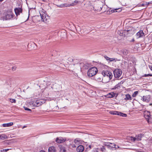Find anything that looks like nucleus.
Instances as JSON below:
<instances>
[{
	"instance_id": "1",
	"label": "nucleus",
	"mask_w": 152,
	"mask_h": 152,
	"mask_svg": "<svg viewBox=\"0 0 152 152\" xmlns=\"http://www.w3.org/2000/svg\"><path fill=\"white\" fill-rule=\"evenodd\" d=\"M45 102V101L43 99H39L34 100L29 102V105L31 107H39Z\"/></svg>"
},
{
	"instance_id": "2",
	"label": "nucleus",
	"mask_w": 152,
	"mask_h": 152,
	"mask_svg": "<svg viewBox=\"0 0 152 152\" xmlns=\"http://www.w3.org/2000/svg\"><path fill=\"white\" fill-rule=\"evenodd\" d=\"M39 13L40 15L35 16V18L37 19L38 21H40V20H41L43 22L46 21L47 19L46 18V15L45 13L42 11L39 12Z\"/></svg>"
},
{
	"instance_id": "3",
	"label": "nucleus",
	"mask_w": 152,
	"mask_h": 152,
	"mask_svg": "<svg viewBox=\"0 0 152 152\" xmlns=\"http://www.w3.org/2000/svg\"><path fill=\"white\" fill-rule=\"evenodd\" d=\"M97 69L95 67H93L88 70L87 72L88 75L89 77H92L95 75L98 72Z\"/></svg>"
},
{
	"instance_id": "4",
	"label": "nucleus",
	"mask_w": 152,
	"mask_h": 152,
	"mask_svg": "<svg viewBox=\"0 0 152 152\" xmlns=\"http://www.w3.org/2000/svg\"><path fill=\"white\" fill-rule=\"evenodd\" d=\"M102 74L104 76L107 77H108L109 80H110L113 77L112 73L108 71H103L102 72Z\"/></svg>"
},
{
	"instance_id": "5",
	"label": "nucleus",
	"mask_w": 152,
	"mask_h": 152,
	"mask_svg": "<svg viewBox=\"0 0 152 152\" xmlns=\"http://www.w3.org/2000/svg\"><path fill=\"white\" fill-rule=\"evenodd\" d=\"M114 76L116 78H119L121 75L122 71L121 69H116L113 72Z\"/></svg>"
},
{
	"instance_id": "6",
	"label": "nucleus",
	"mask_w": 152,
	"mask_h": 152,
	"mask_svg": "<svg viewBox=\"0 0 152 152\" xmlns=\"http://www.w3.org/2000/svg\"><path fill=\"white\" fill-rule=\"evenodd\" d=\"M142 136V134H140L135 136V137H130V140L132 141L133 142L140 140H141Z\"/></svg>"
},
{
	"instance_id": "7",
	"label": "nucleus",
	"mask_w": 152,
	"mask_h": 152,
	"mask_svg": "<svg viewBox=\"0 0 152 152\" xmlns=\"http://www.w3.org/2000/svg\"><path fill=\"white\" fill-rule=\"evenodd\" d=\"M15 16L13 13L11 11L8 12L6 14L5 16V20H9L13 19Z\"/></svg>"
},
{
	"instance_id": "8",
	"label": "nucleus",
	"mask_w": 152,
	"mask_h": 152,
	"mask_svg": "<svg viewBox=\"0 0 152 152\" xmlns=\"http://www.w3.org/2000/svg\"><path fill=\"white\" fill-rule=\"evenodd\" d=\"M120 54L123 56L126 57L129 53V51L126 49H122L120 50Z\"/></svg>"
},
{
	"instance_id": "9",
	"label": "nucleus",
	"mask_w": 152,
	"mask_h": 152,
	"mask_svg": "<svg viewBox=\"0 0 152 152\" xmlns=\"http://www.w3.org/2000/svg\"><path fill=\"white\" fill-rule=\"evenodd\" d=\"M115 145L114 143H107L105 144V147L110 150H113L115 149Z\"/></svg>"
},
{
	"instance_id": "10",
	"label": "nucleus",
	"mask_w": 152,
	"mask_h": 152,
	"mask_svg": "<svg viewBox=\"0 0 152 152\" xmlns=\"http://www.w3.org/2000/svg\"><path fill=\"white\" fill-rule=\"evenodd\" d=\"M151 96L149 95L143 96L142 98V100L144 102H148L150 100Z\"/></svg>"
},
{
	"instance_id": "11",
	"label": "nucleus",
	"mask_w": 152,
	"mask_h": 152,
	"mask_svg": "<svg viewBox=\"0 0 152 152\" xmlns=\"http://www.w3.org/2000/svg\"><path fill=\"white\" fill-rule=\"evenodd\" d=\"M137 38L142 37L144 36V34L142 30H140L136 34Z\"/></svg>"
},
{
	"instance_id": "12",
	"label": "nucleus",
	"mask_w": 152,
	"mask_h": 152,
	"mask_svg": "<svg viewBox=\"0 0 152 152\" xmlns=\"http://www.w3.org/2000/svg\"><path fill=\"white\" fill-rule=\"evenodd\" d=\"M22 9L21 8H16L15 9V11L16 16H18L20 15V13L22 12Z\"/></svg>"
},
{
	"instance_id": "13",
	"label": "nucleus",
	"mask_w": 152,
	"mask_h": 152,
	"mask_svg": "<svg viewBox=\"0 0 152 152\" xmlns=\"http://www.w3.org/2000/svg\"><path fill=\"white\" fill-rule=\"evenodd\" d=\"M73 142V144L72 145V147L75 148L76 147L75 145H78L80 143V140L78 139H75Z\"/></svg>"
},
{
	"instance_id": "14",
	"label": "nucleus",
	"mask_w": 152,
	"mask_h": 152,
	"mask_svg": "<svg viewBox=\"0 0 152 152\" xmlns=\"http://www.w3.org/2000/svg\"><path fill=\"white\" fill-rule=\"evenodd\" d=\"M144 116L145 118L148 120L150 118V113L148 111H145L144 113Z\"/></svg>"
},
{
	"instance_id": "15",
	"label": "nucleus",
	"mask_w": 152,
	"mask_h": 152,
	"mask_svg": "<svg viewBox=\"0 0 152 152\" xmlns=\"http://www.w3.org/2000/svg\"><path fill=\"white\" fill-rule=\"evenodd\" d=\"M84 150V147L83 145H80L77 146V150L78 152H82Z\"/></svg>"
},
{
	"instance_id": "16",
	"label": "nucleus",
	"mask_w": 152,
	"mask_h": 152,
	"mask_svg": "<svg viewBox=\"0 0 152 152\" xmlns=\"http://www.w3.org/2000/svg\"><path fill=\"white\" fill-rule=\"evenodd\" d=\"M53 89V87L51 85H49L47 87L44 88V91H50Z\"/></svg>"
},
{
	"instance_id": "17",
	"label": "nucleus",
	"mask_w": 152,
	"mask_h": 152,
	"mask_svg": "<svg viewBox=\"0 0 152 152\" xmlns=\"http://www.w3.org/2000/svg\"><path fill=\"white\" fill-rule=\"evenodd\" d=\"M56 141L57 142L60 143L64 142L65 140L62 137H59L56 139Z\"/></svg>"
},
{
	"instance_id": "18",
	"label": "nucleus",
	"mask_w": 152,
	"mask_h": 152,
	"mask_svg": "<svg viewBox=\"0 0 152 152\" xmlns=\"http://www.w3.org/2000/svg\"><path fill=\"white\" fill-rule=\"evenodd\" d=\"M121 84V82L118 83L114 87L112 88V89L116 90L119 89V88H120Z\"/></svg>"
},
{
	"instance_id": "19",
	"label": "nucleus",
	"mask_w": 152,
	"mask_h": 152,
	"mask_svg": "<svg viewBox=\"0 0 152 152\" xmlns=\"http://www.w3.org/2000/svg\"><path fill=\"white\" fill-rule=\"evenodd\" d=\"M56 149L53 146H51L48 149L49 152H56Z\"/></svg>"
},
{
	"instance_id": "20",
	"label": "nucleus",
	"mask_w": 152,
	"mask_h": 152,
	"mask_svg": "<svg viewBox=\"0 0 152 152\" xmlns=\"http://www.w3.org/2000/svg\"><path fill=\"white\" fill-rule=\"evenodd\" d=\"M121 9L120 8H118L113 9L111 10V11L112 12V13H113L114 12H121Z\"/></svg>"
},
{
	"instance_id": "21",
	"label": "nucleus",
	"mask_w": 152,
	"mask_h": 152,
	"mask_svg": "<svg viewBox=\"0 0 152 152\" xmlns=\"http://www.w3.org/2000/svg\"><path fill=\"white\" fill-rule=\"evenodd\" d=\"M13 124L12 122H10L7 124H2V126L4 127H10L12 126Z\"/></svg>"
},
{
	"instance_id": "22",
	"label": "nucleus",
	"mask_w": 152,
	"mask_h": 152,
	"mask_svg": "<svg viewBox=\"0 0 152 152\" xmlns=\"http://www.w3.org/2000/svg\"><path fill=\"white\" fill-rule=\"evenodd\" d=\"M118 34L121 36H123L124 35H126V34L124 30H120L118 32Z\"/></svg>"
},
{
	"instance_id": "23",
	"label": "nucleus",
	"mask_w": 152,
	"mask_h": 152,
	"mask_svg": "<svg viewBox=\"0 0 152 152\" xmlns=\"http://www.w3.org/2000/svg\"><path fill=\"white\" fill-rule=\"evenodd\" d=\"M125 98H124V100H125L127 101L128 100H132V98L131 96V95L129 94H126L125 95Z\"/></svg>"
},
{
	"instance_id": "24",
	"label": "nucleus",
	"mask_w": 152,
	"mask_h": 152,
	"mask_svg": "<svg viewBox=\"0 0 152 152\" xmlns=\"http://www.w3.org/2000/svg\"><path fill=\"white\" fill-rule=\"evenodd\" d=\"M78 2V1L77 0H75L74 1V2L72 3L71 4H69L66 6V7H69L70 6H73L76 4H77Z\"/></svg>"
},
{
	"instance_id": "25",
	"label": "nucleus",
	"mask_w": 152,
	"mask_h": 152,
	"mask_svg": "<svg viewBox=\"0 0 152 152\" xmlns=\"http://www.w3.org/2000/svg\"><path fill=\"white\" fill-rule=\"evenodd\" d=\"M7 138V136L4 134L0 135V139L2 140H5Z\"/></svg>"
},
{
	"instance_id": "26",
	"label": "nucleus",
	"mask_w": 152,
	"mask_h": 152,
	"mask_svg": "<svg viewBox=\"0 0 152 152\" xmlns=\"http://www.w3.org/2000/svg\"><path fill=\"white\" fill-rule=\"evenodd\" d=\"M104 57L107 60L109 61L110 62L113 61L115 60V59L114 58H110L106 56H105Z\"/></svg>"
},
{
	"instance_id": "27",
	"label": "nucleus",
	"mask_w": 152,
	"mask_h": 152,
	"mask_svg": "<svg viewBox=\"0 0 152 152\" xmlns=\"http://www.w3.org/2000/svg\"><path fill=\"white\" fill-rule=\"evenodd\" d=\"M118 115H120L123 117H126L127 116V115L126 114L119 112H118Z\"/></svg>"
},
{
	"instance_id": "28",
	"label": "nucleus",
	"mask_w": 152,
	"mask_h": 152,
	"mask_svg": "<svg viewBox=\"0 0 152 152\" xmlns=\"http://www.w3.org/2000/svg\"><path fill=\"white\" fill-rule=\"evenodd\" d=\"M118 112L116 111H111L110 112V114L114 115H118Z\"/></svg>"
},
{
	"instance_id": "29",
	"label": "nucleus",
	"mask_w": 152,
	"mask_h": 152,
	"mask_svg": "<svg viewBox=\"0 0 152 152\" xmlns=\"http://www.w3.org/2000/svg\"><path fill=\"white\" fill-rule=\"evenodd\" d=\"M138 94V91H135L133 94L132 96L133 97H135Z\"/></svg>"
},
{
	"instance_id": "30",
	"label": "nucleus",
	"mask_w": 152,
	"mask_h": 152,
	"mask_svg": "<svg viewBox=\"0 0 152 152\" xmlns=\"http://www.w3.org/2000/svg\"><path fill=\"white\" fill-rule=\"evenodd\" d=\"M114 93L113 92H111L109 94L108 97L110 98H111L114 96Z\"/></svg>"
},
{
	"instance_id": "31",
	"label": "nucleus",
	"mask_w": 152,
	"mask_h": 152,
	"mask_svg": "<svg viewBox=\"0 0 152 152\" xmlns=\"http://www.w3.org/2000/svg\"><path fill=\"white\" fill-rule=\"evenodd\" d=\"M124 31H125V33L126 34V35L127 34H128V33H129V34H132V32H130V31H128V29H127L126 30H124Z\"/></svg>"
},
{
	"instance_id": "32",
	"label": "nucleus",
	"mask_w": 152,
	"mask_h": 152,
	"mask_svg": "<svg viewBox=\"0 0 152 152\" xmlns=\"http://www.w3.org/2000/svg\"><path fill=\"white\" fill-rule=\"evenodd\" d=\"M66 151L64 147H62L61 148L60 152H66Z\"/></svg>"
},
{
	"instance_id": "33",
	"label": "nucleus",
	"mask_w": 152,
	"mask_h": 152,
	"mask_svg": "<svg viewBox=\"0 0 152 152\" xmlns=\"http://www.w3.org/2000/svg\"><path fill=\"white\" fill-rule=\"evenodd\" d=\"M152 76V74H145L143 76V77H147L148 76Z\"/></svg>"
},
{
	"instance_id": "34",
	"label": "nucleus",
	"mask_w": 152,
	"mask_h": 152,
	"mask_svg": "<svg viewBox=\"0 0 152 152\" xmlns=\"http://www.w3.org/2000/svg\"><path fill=\"white\" fill-rule=\"evenodd\" d=\"M100 149L102 151H104L105 150V147H104V146H102L101 148Z\"/></svg>"
},
{
	"instance_id": "35",
	"label": "nucleus",
	"mask_w": 152,
	"mask_h": 152,
	"mask_svg": "<svg viewBox=\"0 0 152 152\" xmlns=\"http://www.w3.org/2000/svg\"><path fill=\"white\" fill-rule=\"evenodd\" d=\"M10 102L12 103H13V102L15 103L16 101L15 99H10Z\"/></svg>"
},
{
	"instance_id": "36",
	"label": "nucleus",
	"mask_w": 152,
	"mask_h": 152,
	"mask_svg": "<svg viewBox=\"0 0 152 152\" xmlns=\"http://www.w3.org/2000/svg\"><path fill=\"white\" fill-rule=\"evenodd\" d=\"M128 31H130V32H132V33L133 32V31L132 29H133V28L132 27H129L128 28Z\"/></svg>"
},
{
	"instance_id": "37",
	"label": "nucleus",
	"mask_w": 152,
	"mask_h": 152,
	"mask_svg": "<svg viewBox=\"0 0 152 152\" xmlns=\"http://www.w3.org/2000/svg\"><path fill=\"white\" fill-rule=\"evenodd\" d=\"M98 149L97 148H94L93 149L92 152H97Z\"/></svg>"
},
{
	"instance_id": "38",
	"label": "nucleus",
	"mask_w": 152,
	"mask_h": 152,
	"mask_svg": "<svg viewBox=\"0 0 152 152\" xmlns=\"http://www.w3.org/2000/svg\"><path fill=\"white\" fill-rule=\"evenodd\" d=\"M24 109L25 110H27L29 111H31V110L30 109H29L27 107H25Z\"/></svg>"
},
{
	"instance_id": "39",
	"label": "nucleus",
	"mask_w": 152,
	"mask_h": 152,
	"mask_svg": "<svg viewBox=\"0 0 152 152\" xmlns=\"http://www.w3.org/2000/svg\"><path fill=\"white\" fill-rule=\"evenodd\" d=\"M119 147L117 145H115V149H117Z\"/></svg>"
},
{
	"instance_id": "40",
	"label": "nucleus",
	"mask_w": 152,
	"mask_h": 152,
	"mask_svg": "<svg viewBox=\"0 0 152 152\" xmlns=\"http://www.w3.org/2000/svg\"><path fill=\"white\" fill-rule=\"evenodd\" d=\"M88 147L90 149H91L93 147L91 145H89Z\"/></svg>"
},
{
	"instance_id": "41",
	"label": "nucleus",
	"mask_w": 152,
	"mask_h": 152,
	"mask_svg": "<svg viewBox=\"0 0 152 152\" xmlns=\"http://www.w3.org/2000/svg\"><path fill=\"white\" fill-rule=\"evenodd\" d=\"M9 149H5V150H3L4 151H5L6 152L7 151H8L9 150Z\"/></svg>"
},
{
	"instance_id": "42",
	"label": "nucleus",
	"mask_w": 152,
	"mask_h": 152,
	"mask_svg": "<svg viewBox=\"0 0 152 152\" xmlns=\"http://www.w3.org/2000/svg\"><path fill=\"white\" fill-rule=\"evenodd\" d=\"M149 67H150V69L151 70V71H152V66H149Z\"/></svg>"
},
{
	"instance_id": "43",
	"label": "nucleus",
	"mask_w": 152,
	"mask_h": 152,
	"mask_svg": "<svg viewBox=\"0 0 152 152\" xmlns=\"http://www.w3.org/2000/svg\"><path fill=\"white\" fill-rule=\"evenodd\" d=\"M39 152H45V151L43 150H41Z\"/></svg>"
},
{
	"instance_id": "44",
	"label": "nucleus",
	"mask_w": 152,
	"mask_h": 152,
	"mask_svg": "<svg viewBox=\"0 0 152 152\" xmlns=\"http://www.w3.org/2000/svg\"><path fill=\"white\" fill-rule=\"evenodd\" d=\"M150 140H151L152 141V137H151V138L150 139Z\"/></svg>"
},
{
	"instance_id": "45",
	"label": "nucleus",
	"mask_w": 152,
	"mask_h": 152,
	"mask_svg": "<svg viewBox=\"0 0 152 152\" xmlns=\"http://www.w3.org/2000/svg\"><path fill=\"white\" fill-rule=\"evenodd\" d=\"M26 127V126H24L23 127V128H25V127Z\"/></svg>"
},
{
	"instance_id": "46",
	"label": "nucleus",
	"mask_w": 152,
	"mask_h": 152,
	"mask_svg": "<svg viewBox=\"0 0 152 152\" xmlns=\"http://www.w3.org/2000/svg\"><path fill=\"white\" fill-rule=\"evenodd\" d=\"M4 0H0V2H2V1H3Z\"/></svg>"
},
{
	"instance_id": "47",
	"label": "nucleus",
	"mask_w": 152,
	"mask_h": 152,
	"mask_svg": "<svg viewBox=\"0 0 152 152\" xmlns=\"http://www.w3.org/2000/svg\"><path fill=\"white\" fill-rule=\"evenodd\" d=\"M150 105H152V104H151V103L150 104Z\"/></svg>"
},
{
	"instance_id": "48",
	"label": "nucleus",
	"mask_w": 152,
	"mask_h": 152,
	"mask_svg": "<svg viewBox=\"0 0 152 152\" xmlns=\"http://www.w3.org/2000/svg\"><path fill=\"white\" fill-rule=\"evenodd\" d=\"M42 1H45V0H42Z\"/></svg>"
},
{
	"instance_id": "49",
	"label": "nucleus",
	"mask_w": 152,
	"mask_h": 152,
	"mask_svg": "<svg viewBox=\"0 0 152 152\" xmlns=\"http://www.w3.org/2000/svg\"><path fill=\"white\" fill-rule=\"evenodd\" d=\"M64 36H65L66 33H64Z\"/></svg>"
}]
</instances>
